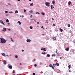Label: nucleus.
I'll return each mask as SVG.
<instances>
[{"mask_svg": "<svg viewBox=\"0 0 75 75\" xmlns=\"http://www.w3.org/2000/svg\"><path fill=\"white\" fill-rule=\"evenodd\" d=\"M0 40H1V42L2 44H4V43H6V40L3 38H0Z\"/></svg>", "mask_w": 75, "mask_h": 75, "instance_id": "1", "label": "nucleus"}, {"mask_svg": "<svg viewBox=\"0 0 75 75\" xmlns=\"http://www.w3.org/2000/svg\"><path fill=\"white\" fill-rule=\"evenodd\" d=\"M41 50L42 51H46V49L45 48L42 47L41 48Z\"/></svg>", "mask_w": 75, "mask_h": 75, "instance_id": "2", "label": "nucleus"}, {"mask_svg": "<svg viewBox=\"0 0 75 75\" xmlns=\"http://www.w3.org/2000/svg\"><path fill=\"white\" fill-rule=\"evenodd\" d=\"M50 67V68H52V69H54V67H53V66L51 64H50L49 65Z\"/></svg>", "mask_w": 75, "mask_h": 75, "instance_id": "3", "label": "nucleus"}, {"mask_svg": "<svg viewBox=\"0 0 75 75\" xmlns=\"http://www.w3.org/2000/svg\"><path fill=\"white\" fill-rule=\"evenodd\" d=\"M0 23H1V24H2L4 25H5L4 23L3 22V21H2V20L0 21Z\"/></svg>", "mask_w": 75, "mask_h": 75, "instance_id": "4", "label": "nucleus"}, {"mask_svg": "<svg viewBox=\"0 0 75 75\" xmlns=\"http://www.w3.org/2000/svg\"><path fill=\"white\" fill-rule=\"evenodd\" d=\"M66 51H68L69 50V47H68L66 49H65Z\"/></svg>", "mask_w": 75, "mask_h": 75, "instance_id": "5", "label": "nucleus"}, {"mask_svg": "<svg viewBox=\"0 0 75 75\" xmlns=\"http://www.w3.org/2000/svg\"><path fill=\"white\" fill-rule=\"evenodd\" d=\"M52 39L54 40H57V38L55 37H53Z\"/></svg>", "mask_w": 75, "mask_h": 75, "instance_id": "6", "label": "nucleus"}, {"mask_svg": "<svg viewBox=\"0 0 75 75\" xmlns=\"http://www.w3.org/2000/svg\"><path fill=\"white\" fill-rule=\"evenodd\" d=\"M26 41L27 42H31V40L30 39H27Z\"/></svg>", "mask_w": 75, "mask_h": 75, "instance_id": "7", "label": "nucleus"}, {"mask_svg": "<svg viewBox=\"0 0 75 75\" xmlns=\"http://www.w3.org/2000/svg\"><path fill=\"white\" fill-rule=\"evenodd\" d=\"M2 54L3 56H4V57H6V54L4 53H2Z\"/></svg>", "mask_w": 75, "mask_h": 75, "instance_id": "8", "label": "nucleus"}, {"mask_svg": "<svg viewBox=\"0 0 75 75\" xmlns=\"http://www.w3.org/2000/svg\"><path fill=\"white\" fill-rule=\"evenodd\" d=\"M6 31V28H4V29L2 30V31L5 32Z\"/></svg>", "mask_w": 75, "mask_h": 75, "instance_id": "9", "label": "nucleus"}, {"mask_svg": "<svg viewBox=\"0 0 75 75\" xmlns=\"http://www.w3.org/2000/svg\"><path fill=\"white\" fill-rule=\"evenodd\" d=\"M50 3H47V7H50Z\"/></svg>", "mask_w": 75, "mask_h": 75, "instance_id": "10", "label": "nucleus"}, {"mask_svg": "<svg viewBox=\"0 0 75 75\" xmlns=\"http://www.w3.org/2000/svg\"><path fill=\"white\" fill-rule=\"evenodd\" d=\"M18 24H19V25H21V23L20 21H18Z\"/></svg>", "mask_w": 75, "mask_h": 75, "instance_id": "11", "label": "nucleus"}, {"mask_svg": "<svg viewBox=\"0 0 75 75\" xmlns=\"http://www.w3.org/2000/svg\"><path fill=\"white\" fill-rule=\"evenodd\" d=\"M41 54H43V55H45L46 54V53H45V52L44 53L42 52Z\"/></svg>", "mask_w": 75, "mask_h": 75, "instance_id": "12", "label": "nucleus"}, {"mask_svg": "<svg viewBox=\"0 0 75 75\" xmlns=\"http://www.w3.org/2000/svg\"><path fill=\"white\" fill-rule=\"evenodd\" d=\"M3 63L4 64V65H6V64H7V62H6V61H5Z\"/></svg>", "mask_w": 75, "mask_h": 75, "instance_id": "13", "label": "nucleus"}, {"mask_svg": "<svg viewBox=\"0 0 75 75\" xmlns=\"http://www.w3.org/2000/svg\"><path fill=\"white\" fill-rule=\"evenodd\" d=\"M51 9H53L54 8V7L52 6V5H51Z\"/></svg>", "mask_w": 75, "mask_h": 75, "instance_id": "14", "label": "nucleus"}, {"mask_svg": "<svg viewBox=\"0 0 75 75\" xmlns=\"http://www.w3.org/2000/svg\"><path fill=\"white\" fill-rule=\"evenodd\" d=\"M56 65H57V67H58V66H59V63H57L56 64Z\"/></svg>", "mask_w": 75, "mask_h": 75, "instance_id": "15", "label": "nucleus"}, {"mask_svg": "<svg viewBox=\"0 0 75 75\" xmlns=\"http://www.w3.org/2000/svg\"><path fill=\"white\" fill-rule=\"evenodd\" d=\"M59 30H60L61 32H62L63 31V30L62 29H61V28H60Z\"/></svg>", "mask_w": 75, "mask_h": 75, "instance_id": "16", "label": "nucleus"}, {"mask_svg": "<svg viewBox=\"0 0 75 75\" xmlns=\"http://www.w3.org/2000/svg\"><path fill=\"white\" fill-rule=\"evenodd\" d=\"M56 55L55 54H52V57H55V56Z\"/></svg>", "mask_w": 75, "mask_h": 75, "instance_id": "17", "label": "nucleus"}, {"mask_svg": "<svg viewBox=\"0 0 75 75\" xmlns=\"http://www.w3.org/2000/svg\"><path fill=\"white\" fill-rule=\"evenodd\" d=\"M9 68L10 69H12V66H10L9 67Z\"/></svg>", "mask_w": 75, "mask_h": 75, "instance_id": "18", "label": "nucleus"}, {"mask_svg": "<svg viewBox=\"0 0 75 75\" xmlns=\"http://www.w3.org/2000/svg\"><path fill=\"white\" fill-rule=\"evenodd\" d=\"M71 4V2L69 1L68 3V4L69 5H70Z\"/></svg>", "mask_w": 75, "mask_h": 75, "instance_id": "19", "label": "nucleus"}, {"mask_svg": "<svg viewBox=\"0 0 75 75\" xmlns=\"http://www.w3.org/2000/svg\"><path fill=\"white\" fill-rule=\"evenodd\" d=\"M53 67H56V64H54L53 65Z\"/></svg>", "mask_w": 75, "mask_h": 75, "instance_id": "20", "label": "nucleus"}, {"mask_svg": "<svg viewBox=\"0 0 75 75\" xmlns=\"http://www.w3.org/2000/svg\"><path fill=\"white\" fill-rule=\"evenodd\" d=\"M33 12V11L32 10L30 11H29V13H32Z\"/></svg>", "mask_w": 75, "mask_h": 75, "instance_id": "21", "label": "nucleus"}, {"mask_svg": "<svg viewBox=\"0 0 75 75\" xmlns=\"http://www.w3.org/2000/svg\"><path fill=\"white\" fill-rule=\"evenodd\" d=\"M30 6H33V3H32L31 4H30Z\"/></svg>", "mask_w": 75, "mask_h": 75, "instance_id": "22", "label": "nucleus"}, {"mask_svg": "<svg viewBox=\"0 0 75 75\" xmlns=\"http://www.w3.org/2000/svg\"><path fill=\"white\" fill-rule=\"evenodd\" d=\"M15 13H18V11H15Z\"/></svg>", "mask_w": 75, "mask_h": 75, "instance_id": "23", "label": "nucleus"}, {"mask_svg": "<svg viewBox=\"0 0 75 75\" xmlns=\"http://www.w3.org/2000/svg\"><path fill=\"white\" fill-rule=\"evenodd\" d=\"M50 56H51V55H50L49 54H47V57H50Z\"/></svg>", "mask_w": 75, "mask_h": 75, "instance_id": "24", "label": "nucleus"}, {"mask_svg": "<svg viewBox=\"0 0 75 75\" xmlns=\"http://www.w3.org/2000/svg\"><path fill=\"white\" fill-rule=\"evenodd\" d=\"M68 67H69V69H71V66H70V65H69Z\"/></svg>", "mask_w": 75, "mask_h": 75, "instance_id": "25", "label": "nucleus"}, {"mask_svg": "<svg viewBox=\"0 0 75 75\" xmlns=\"http://www.w3.org/2000/svg\"><path fill=\"white\" fill-rule=\"evenodd\" d=\"M52 4H55V1H53V2H52Z\"/></svg>", "mask_w": 75, "mask_h": 75, "instance_id": "26", "label": "nucleus"}, {"mask_svg": "<svg viewBox=\"0 0 75 75\" xmlns=\"http://www.w3.org/2000/svg\"><path fill=\"white\" fill-rule=\"evenodd\" d=\"M68 27H71V25H70V24H68Z\"/></svg>", "mask_w": 75, "mask_h": 75, "instance_id": "27", "label": "nucleus"}, {"mask_svg": "<svg viewBox=\"0 0 75 75\" xmlns=\"http://www.w3.org/2000/svg\"><path fill=\"white\" fill-rule=\"evenodd\" d=\"M11 41L12 42H14V40H12V38H11Z\"/></svg>", "mask_w": 75, "mask_h": 75, "instance_id": "28", "label": "nucleus"}, {"mask_svg": "<svg viewBox=\"0 0 75 75\" xmlns=\"http://www.w3.org/2000/svg\"><path fill=\"white\" fill-rule=\"evenodd\" d=\"M6 22H7V23H8V22H9V21H8V20L7 19V20H6Z\"/></svg>", "mask_w": 75, "mask_h": 75, "instance_id": "29", "label": "nucleus"}, {"mask_svg": "<svg viewBox=\"0 0 75 75\" xmlns=\"http://www.w3.org/2000/svg\"><path fill=\"white\" fill-rule=\"evenodd\" d=\"M35 14H39V15H40V13H39V12H38L36 13Z\"/></svg>", "mask_w": 75, "mask_h": 75, "instance_id": "30", "label": "nucleus"}, {"mask_svg": "<svg viewBox=\"0 0 75 75\" xmlns=\"http://www.w3.org/2000/svg\"><path fill=\"white\" fill-rule=\"evenodd\" d=\"M41 14H42L43 15H45V13L43 12H42Z\"/></svg>", "mask_w": 75, "mask_h": 75, "instance_id": "31", "label": "nucleus"}, {"mask_svg": "<svg viewBox=\"0 0 75 75\" xmlns=\"http://www.w3.org/2000/svg\"><path fill=\"white\" fill-rule=\"evenodd\" d=\"M30 29H33V27L30 26Z\"/></svg>", "mask_w": 75, "mask_h": 75, "instance_id": "32", "label": "nucleus"}, {"mask_svg": "<svg viewBox=\"0 0 75 75\" xmlns=\"http://www.w3.org/2000/svg\"><path fill=\"white\" fill-rule=\"evenodd\" d=\"M15 57L16 58H18V56L17 55H16Z\"/></svg>", "mask_w": 75, "mask_h": 75, "instance_id": "33", "label": "nucleus"}, {"mask_svg": "<svg viewBox=\"0 0 75 75\" xmlns=\"http://www.w3.org/2000/svg\"><path fill=\"white\" fill-rule=\"evenodd\" d=\"M5 13H8V11H6L5 12Z\"/></svg>", "mask_w": 75, "mask_h": 75, "instance_id": "34", "label": "nucleus"}, {"mask_svg": "<svg viewBox=\"0 0 75 75\" xmlns=\"http://www.w3.org/2000/svg\"><path fill=\"white\" fill-rule=\"evenodd\" d=\"M46 4V6H47V2H46V4Z\"/></svg>", "mask_w": 75, "mask_h": 75, "instance_id": "35", "label": "nucleus"}, {"mask_svg": "<svg viewBox=\"0 0 75 75\" xmlns=\"http://www.w3.org/2000/svg\"><path fill=\"white\" fill-rule=\"evenodd\" d=\"M47 73L46 72H45L44 74V75H47Z\"/></svg>", "mask_w": 75, "mask_h": 75, "instance_id": "36", "label": "nucleus"}, {"mask_svg": "<svg viewBox=\"0 0 75 75\" xmlns=\"http://www.w3.org/2000/svg\"><path fill=\"white\" fill-rule=\"evenodd\" d=\"M34 67H37V64H35V65H34Z\"/></svg>", "mask_w": 75, "mask_h": 75, "instance_id": "37", "label": "nucleus"}, {"mask_svg": "<svg viewBox=\"0 0 75 75\" xmlns=\"http://www.w3.org/2000/svg\"><path fill=\"white\" fill-rule=\"evenodd\" d=\"M30 17V18H32L33 17V16L31 15Z\"/></svg>", "mask_w": 75, "mask_h": 75, "instance_id": "38", "label": "nucleus"}, {"mask_svg": "<svg viewBox=\"0 0 75 75\" xmlns=\"http://www.w3.org/2000/svg\"><path fill=\"white\" fill-rule=\"evenodd\" d=\"M33 75H35V73H34L33 74Z\"/></svg>", "mask_w": 75, "mask_h": 75, "instance_id": "39", "label": "nucleus"}, {"mask_svg": "<svg viewBox=\"0 0 75 75\" xmlns=\"http://www.w3.org/2000/svg\"><path fill=\"white\" fill-rule=\"evenodd\" d=\"M53 25H54V26H55L56 25L54 23L53 24Z\"/></svg>", "mask_w": 75, "mask_h": 75, "instance_id": "40", "label": "nucleus"}, {"mask_svg": "<svg viewBox=\"0 0 75 75\" xmlns=\"http://www.w3.org/2000/svg\"><path fill=\"white\" fill-rule=\"evenodd\" d=\"M24 12H25L26 11V10H25L24 9Z\"/></svg>", "mask_w": 75, "mask_h": 75, "instance_id": "41", "label": "nucleus"}, {"mask_svg": "<svg viewBox=\"0 0 75 75\" xmlns=\"http://www.w3.org/2000/svg\"><path fill=\"white\" fill-rule=\"evenodd\" d=\"M39 24V22H38L37 23V24Z\"/></svg>", "mask_w": 75, "mask_h": 75, "instance_id": "42", "label": "nucleus"}, {"mask_svg": "<svg viewBox=\"0 0 75 75\" xmlns=\"http://www.w3.org/2000/svg\"><path fill=\"white\" fill-rule=\"evenodd\" d=\"M22 52H24V50H22Z\"/></svg>", "mask_w": 75, "mask_h": 75, "instance_id": "43", "label": "nucleus"}, {"mask_svg": "<svg viewBox=\"0 0 75 75\" xmlns=\"http://www.w3.org/2000/svg\"><path fill=\"white\" fill-rule=\"evenodd\" d=\"M8 25H10V23H8Z\"/></svg>", "mask_w": 75, "mask_h": 75, "instance_id": "44", "label": "nucleus"}, {"mask_svg": "<svg viewBox=\"0 0 75 75\" xmlns=\"http://www.w3.org/2000/svg\"><path fill=\"white\" fill-rule=\"evenodd\" d=\"M41 28H44V27H43V26H42L41 27Z\"/></svg>", "mask_w": 75, "mask_h": 75, "instance_id": "45", "label": "nucleus"}, {"mask_svg": "<svg viewBox=\"0 0 75 75\" xmlns=\"http://www.w3.org/2000/svg\"><path fill=\"white\" fill-rule=\"evenodd\" d=\"M8 30L9 31H10V28L8 29Z\"/></svg>", "mask_w": 75, "mask_h": 75, "instance_id": "46", "label": "nucleus"}, {"mask_svg": "<svg viewBox=\"0 0 75 75\" xmlns=\"http://www.w3.org/2000/svg\"><path fill=\"white\" fill-rule=\"evenodd\" d=\"M69 72H71V70H69Z\"/></svg>", "mask_w": 75, "mask_h": 75, "instance_id": "47", "label": "nucleus"}, {"mask_svg": "<svg viewBox=\"0 0 75 75\" xmlns=\"http://www.w3.org/2000/svg\"><path fill=\"white\" fill-rule=\"evenodd\" d=\"M22 65V64L21 63H20V65Z\"/></svg>", "mask_w": 75, "mask_h": 75, "instance_id": "48", "label": "nucleus"}, {"mask_svg": "<svg viewBox=\"0 0 75 75\" xmlns=\"http://www.w3.org/2000/svg\"><path fill=\"white\" fill-rule=\"evenodd\" d=\"M32 20H34L35 22H36V21L34 20V19H32Z\"/></svg>", "mask_w": 75, "mask_h": 75, "instance_id": "49", "label": "nucleus"}, {"mask_svg": "<svg viewBox=\"0 0 75 75\" xmlns=\"http://www.w3.org/2000/svg\"><path fill=\"white\" fill-rule=\"evenodd\" d=\"M60 59H62V57H60Z\"/></svg>", "mask_w": 75, "mask_h": 75, "instance_id": "50", "label": "nucleus"}, {"mask_svg": "<svg viewBox=\"0 0 75 75\" xmlns=\"http://www.w3.org/2000/svg\"><path fill=\"white\" fill-rule=\"evenodd\" d=\"M33 60H34V61H35V59H34Z\"/></svg>", "mask_w": 75, "mask_h": 75, "instance_id": "51", "label": "nucleus"}, {"mask_svg": "<svg viewBox=\"0 0 75 75\" xmlns=\"http://www.w3.org/2000/svg\"><path fill=\"white\" fill-rule=\"evenodd\" d=\"M13 73H15V71H13Z\"/></svg>", "mask_w": 75, "mask_h": 75, "instance_id": "52", "label": "nucleus"}, {"mask_svg": "<svg viewBox=\"0 0 75 75\" xmlns=\"http://www.w3.org/2000/svg\"><path fill=\"white\" fill-rule=\"evenodd\" d=\"M73 43H75V40H74V41L73 42Z\"/></svg>", "mask_w": 75, "mask_h": 75, "instance_id": "53", "label": "nucleus"}, {"mask_svg": "<svg viewBox=\"0 0 75 75\" xmlns=\"http://www.w3.org/2000/svg\"><path fill=\"white\" fill-rule=\"evenodd\" d=\"M22 17L23 18L24 17V16H22Z\"/></svg>", "mask_w": 75, "mask_h": 75, "instance_id": "54", "label": "nucleus"}, {"mask_svg": "<svg viewBox=\"0 0 75 75\" xmlns=\"http://www.w3.org/2000/svg\"><path fill=\"white\" fill-rule=\"evenodd\" d=\"M55 52H56L57 53V54H58V53H57V51H56Z\"/></svg>", "mask_w": 75, "mask_h": 75, "instance_id": "55", "label": "nucleus"}, {"mask_svg": "<svg viewBox=\"0 0 75 75\" xmlns=\"http://www.w3.org/2000/svg\"><path fill=\"white\" fill-rule=\"evenodd\" d=\"M17 1H20V0H17Z\"/></svg>", "mask_w": 75, "mask_h": 75, "instance_id": "56", "label": "nucleus"}, {"mask_svg": "<svg viewBox=\"0 0 75 75\" xmlns=\"http://www.w3.org/2000/svg\"><path fill=\"white\" fill-rule=\"evenodd\" d=\"M52 19L53 20H54V18H52Z\"/></svg>", "mask_w": 75, "mask_h": 75, "instance_id": "57", "label": "nucleus"}, {"mask_svg": "<svg viewBox=\"0 0 75 75\" xmlns=\"http://www.w3.org/2000/svg\"><path fill=\"white\" fill-rule=\"evenodd\" d=\"M6 56H7V57H8V55H6Z\"/></svg>", "mask_w": 75, "mask_h": 75, "instance_id": "58", "label": "nucleus"}, {"mask_svg": "<svg viewBox=\"0 0 75 75\" xmlns=\"http://www.w3.org/2000/svg\"><path fill=\"white\" fill-rule=\"evenodd\" d=\"M42 35H44V34H42Z\"/></svg>", "mask_w": 75, "mask_h": 75, "instance_id": "59", "label": "nucleus"}, {"mask_svg": "<svg viewBox=\"0 0 75 75\" xmlns=\"http://www.w3.org/2000/svg\"><path fill=\"white\" fill-rule=\"evenodd\" d=\"M13 75H15V74H13Z\"/></svg>", "mask_w": 75, "mask_h": 75, "instance_id": "60", "label": "nucleus"}, {"mask_svg": "<svg viewBox=\"0 0 75 75\" xmlns=\"http://www.w3.org/2000/svg\"><path fill=\"white\" fill-rule=\"evenodd\" d=\"M38 27H39V26L38 25L37 26Z\"/></svg>", "mask_w": 75, "mask_h": 75, "instance_id": "61", "label": "nucleus"}, {"mask_svg": "<svg viewBox=\"0 0 75 75\" xmlns=\"http://www.w3.org/2000/svg\"><path fill=\"white\" fill-rule=\"evenodd\" d=\"M29 1H31V0H29Z\"/></svg>", "mask_w": 75, "mask_h": 75, "instance_id": "62", "label": "nucleus"}, {"mask_svg": "<svg viewBox=\"0 0 75 75\" xmlns=\"http://www.w3.org/2000/svg\"><path fill=\"white\" fill-rule=\"evenodd\" d=\"M10 13H13L12 12H10Z\"/></svg>", "mask_w": 75, "mask_h": 75, "instance_id": "63", "label": "nucleus"}, {"mask_svg": "<svg viewBox=\"0 0 75 75\" xmlns=\"http://www.w3.org/2000/svg\"><path fill=\"white\" fill-rule=\"evenodd\" d=\"M10 56H11V54H10Z\"/></svg>", "mask_w": 75, "mask_h": 75, "instance_id": "64", "label": "nucleus"}]
</instances>
